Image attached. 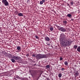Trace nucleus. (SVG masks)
Segmentation results:
<instances>
[{"label":"nucleus","mask_w":80,"mask_h":80,"mask_svg":"<svg viewBox=\"0 0 80 80\" xmlns=\"http://www.w3.org/2000/svg\"><path fill=\"white\" fill-rule=\"evenodd\" d=\"M35 37L36 38H38V37L37 35L35 36Z\"/></svg>","instance_id":"21"},{"label":"nucleus","mask_w":80,"mask_h":80,"mask_svg":"<svg viewBox=\"0 0 80 80\" xmlns=\"http://www.w3.org/2000/svg\"><path fill=\"white\" fill-rule=\"evenodd\" d=\"M63 60V58H62V57H60V60L61 61V60Z\"/></svg>","instance_id":"20"},{"label":"nucleus","mask_w":80,"mask_h":80,"mask_svg":"<svg viewBox=\"0 0 80 80\" xmlns=\"http://www.w3.org/2000/svg\"><path fill=\"white\" fill-rule=\"evenodd\" d=\"M17 49L18 52H20V51H21V47H20V46H18L17 48Z\"/></svg>","instance_id":"7"},{"label":"nucleus","mask_w":80,"mask_h":80,"mask_svg":"<svg viewBox=\"0 0 80 80\" xmlns=\"http://www.w3.org/2000/svg\"><path fill=\"white\" fill-rule=\"evenodd\" d=\"M9 75H10V74H9Z\"/></svg>","instance_id":"28"},{"label":"nucleus","mask_w":80,"mask_h":80,"mask_svg":"<svg viewBox=\"0 0 80 80\" xmlns=\"http://www.w3.org/2000/svg\"><path fill=\"white\" fill-rule=\"evenodd\" d=\"M2 2L5 6H8V2H7V0H2Z\"/></svg>","instance_id":"4"},{"label":"nucleus","mask_w":80,"mask_h":80,"mask_svg":"<svg viewBox=\"0 0 80 80\" xmlns=\"http://www.w3.org/2000/svg\"><path fill=\"white\" fill-rule=\"evenodd\" d=\"M71 13L72 14H75V12H71Z\"/></svg>","instance_id":"22"},{"label":"nucleus","mask_w":80,"mask_h":80,"mask_svg":"<svg viewBox=\"0 0 80 80\" xmlns=\"http://www.w3.org/2000/svg\"><path fill=\"white\" fill-rule=\"evenodd\" d=\"M67 17H69V18H71V17H72V16L70 14H68L67 15Z\"/></svg>","instance_id":"9"},{"label":"nucleus","mask_w":80,"mask_h":80,"mask_svg":"<svg viewBox=\"0 0 80 80\" xmlns=\"http://www.w3.org/2000/svg\"><path fill=\"white\" fill-rule=\"evenodd\" d=\"M65 22V23H66V22H67L66 21H65V22Z\"/></svg>","instance_id":"27"},{"label":"nucleus","mask_w":80,"mask_h":80,"mask_svg":"<svg viewBox=\"0 0 80 80\" xmlns=\"http://www.w3.org/2000/svg\"><path fill=\"white\" fill-rule=\"evenodd\" d=\"M18 16L21 17L23 15V14L21 13H19L18 14Z\"/></svg>","instance_id":"13"},{"label":"nucleus","mask_w":80,"mask_h":80,"mask_svg":"<svg viewBox=\"0 0 80 80\" xmlns=\"http://www.w3.org/2000/svg\"><path fill=\"white\" fill-rule=\"evenodd\" d=\"M46 67V68H50V65H47Z\"/></svg>","instance_id":"15"},{"label":"nucleus","mask_w":80,"mask_h":80,"mask_svg":"<svg viewBox=\"0 0 80 80\" xmlns=\"http://www.w3.org/2000/svg\"><path fill=\"white\" fill-rule=\"evenodd\" d=\"M36 57L37 60H39V59L47 58V56L45 54H38L36 55Z\"/></svg>","instance_id":"2"},{"label":"nucleus","mask_w":80,"mask_h":80,"mask_svg":"<svg viewBox=\"0 0 80 80\" xmlns=\"http://www.w3.org/2000/svg\"><path fill=\"white\" fill-rule=\"evenodd\" d=\"M32 56V57H35V54H33Z\"/></svg>","instance_id":"23"},{"label":"nucleus","mask_w":80,"mask_h":80,"mask_svg":"<svg viewBox=\"0 0 80 80\" xmlns=\"http://www.w3.org/2000/svg\"><path fill=\"white\" fill-rule=\"evenodd\" d=\"M64 65H68V62H67V61L64 62Z\"/></svg>","instance_id":"12"},{"label":"nucleus","mask_w":80,"mask_h":80,"mask_svg":"<svg viewBox=\"0 0 80 80\" xmlns=\"http://www.w3.org/2000/svg\"><path fill=\"white\" fill-rule=\"evenodd\" d=\"M57 28L59 30H60V31H61V32H66V28L62 27H61L60 26H57Z\"/></svg>","instance_id":"3"},{"label":"nucleus","mask_w":80,"mask_h":80,"mask_svg":"<svg viewBox=\"0 0 80 80\" xmlns=\"http://www.w3.org/2000/svg\"><path fill=\"white\" fill-rule=\"evenodd\" d=\"M61 70L62 71H63V70H64V68H62V69H61Z\"/></svg>","instance_id":"24"},{"label":"nucleus","mask_w":80,"mask_h":80,"mask_svg":"<svg viewBox=\"0 0 80 80\" xmlns=\"http://www.w3.org/2000/svg\"><path fill=\"white\" fill-rule=\"evenodd\" d=\"M45 2V0H42V1H40L39 3L40 5H42Z\"/></svg>","instance_id":"6"},{"label":"nucleus","mask_w":80,"mask_h":80,"mask_svg":"<svg viewBox=\"0 0 80 80\" xmlns=\"http://www.w3.org/2000/svg\"><path fill=\"white\" fill-rule=\"evenodd\" d=\"M47 80H50V79H48Z\"/></svg>","instance_id":"25"},{"label":"nucleus","mask_w":80,"mask_h":80,"mask_svg":"<svg viewBox=\"0 0 80 80\" xmlns=\"http://www.w3.org/2000/svg\"><path fill=\"white\" fill-rule=\"evenodd\" d=\"M12 58L15 60H19V57L18 56H13Z\"/></svg>","instance_id":"5"},{"label":"nucleus","mask_w":80,"mask_h":80,"mask_svg":"<svg viewBox=\"0 0 80 80\" xmlns=\"http://www.w3.org/2000/svg\"><path fill=\"white\" fill-rule=\"evenodd\" d=\"M16 78H18V79H20V78L19 76L18 75H16Z\"/></svg>","instance_id":"18"},{"label":"nucleus","mask_w":80,"mask_h":80,"mask_svg":"<svg viewBox=\"0 0 80 80\" xmlns=\"http://www.w3.org/2000/svg\"><path fill=\"white\" fill-rule=\"evenodd\" d=\"M78 72H76L75 73V77H77V76H78Z\"/></svg>","instance_id":"17"},{"label":"nucleus","mask_w":80,"mask_h":80,"mask_svg":"<svg viewBox=\"0 0 80 80\" xmlns=\"http://www.w3.org/2000/svg\"><path fill=\"white\" fill-rule=\"evenodd\" d=\"M11 60L13 63H15V60H14L13 59H11Z\"/></svg>","instance_id":"14"},{"label":"nucleus","mask_w":80,"mask_h":80,"mask_svg":"<svg viewBox=\"0 0 80 80\" xmlns=\"http://www.w3.org/2000/svg\"><path fill=\"white\" fill-rule=\"evenodd\" d=\"M77 45H75L74 46V48H75V49H77Z\"/></svg>","instance_id":"19"},{"label":"nucleus","mask_w":80,"mask_h":80,"mask_svg":"<svg viewBox=\"0 0 80 80\" xmlns=\"http://www.w3.org/2000/svg\"><path fill=\"white\" fill-rule=\"evenodd\" d=\"M49 29L51 31H53V28L52 27H50Z\"/></svg>","instance_id":"11"},{"label":"nucleus","mask_w":80,"mask_h":80,"mask_svg":"<svg viewBox=\"0 0 80 80\" xmlns=\"http://www.w3.org/2000/svg\"><path fill=\"white\" fill-rule=\"evenodd\" d=\"M45 40L46 41H48V42L50 40V38H49L48 37H46L45 38Z\"/></svg>","instance_id":"8"},{"label":"nucleus","mask_w":80,"mask_h":80,"mask_svg":"<svg viewBox=\"0 0 80 80\" xmlns=\"http://www.w3.org/2000/svg\"><path fill=\"white\" fill-rule=\"evenodd\" d=\"M66 37L65 35L62 33L61 34L60 36V42L61 45L63 46H70L72 41H70V39H69L67 38H65Z\"/></svg>","instance_id":"1"},{"label":"nucleus","mask_w":80,"mask_h":80,"mask_svg":"<svg viewBox=\"0 0 80 80\" xmlns=\"http://www.w3.org/2000/svg\"><path fill=\"white\" fill-rule=\"evenodd\" d=\"M58 76L60 78H61V77H62V74H61V73L58 74Z\"/></svg>","instance_id":"16"},{"label":"nucleus","mask_w":80,"mask_h":80,"mask_svg":"<svg viewBox=\"0 0 80 80\" xmlns=\"http://www.w3.org/2000/svg\"><path fill=\"white\" fill-rule=\"evenodd\" d=\"M77 66V65H75L74 66V67H76Z\"/></svg>","instance_id":"26"},{"label":"nucleus","mask_w":80,"mask_h":80,"mask_svg":"<svg viewBox=\"0 0 80 80\" xmlns=\"http://www.w3.org/2000/svg\"><path fill=\"white\" fill-rule=\"evenodd\" d=\"M77 50L79 52H80V47H78L77 48Z\"/></svg>","instance_id":"10"}]
</instances>
